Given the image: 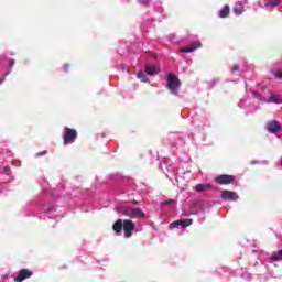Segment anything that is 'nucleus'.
Returning a JSON list of instances; mask_svg holds the SVG:
<instances>
[{
  "instance_id": "nucleus-18",
  "label": "nucleus",
  "mask_w": 282,
  "mask_h": 282,
  "mask_svg": "<svg viewBox=\"0 0 282 282\" xmlns=\"http://www.w3.org/2000/svg\"><path fill=\"white\" fill-rule=\"evenodd\" d=\"M228 14H230V7L225 6V7L220 10V19H226V17H228Z\"/></svg>"
},
{
  "instance_id": "nucleus-13",
  "label": "nucleus",
  "mask_w": 282,
  "mask_h": 282,
  "mask_svg": "<svg viewBox=\"0 0 282 282\" xmlns=\"http://www.w3.org/2000/svg\"><path fill=\"white\" fill-rule=\"evenodd\" d=\"M210 188H213V185L210 184H198L195 186V191H197L198 193H204L206 191H210Z\"/></svg>"
},
{
  "instance_id": "nucleus-9",
  "label": "nucleus",
  "mask_w": 282,
  "mask_h": 282,
  "mask_svg": "<svg viewBox=\"0 0 282 282\" xmlns=\"http://www.w3.org/2000/svg\"><path fill=\"white\" fill-rule=\"evenodd\" d=\"M199 47H202L200 42H192L188 46L182 47L181 52L189 54L191 52H195V50H199Z\"/></svg>"
},
{
  "instance_id": "nucleus-24",
  "label": "nucleus",
  "mask_w": 282,
  "mask_h": 282,
  "mask_svg": "<svg viewBox=\"0 0 282 282\" xmlns=\"http://www.w3.org/2000/svg\"><path fill=\"white\" fill-rule=\"evenodd\" d=\"M14 66V59H11L10 62H9V67H13Z\"/></svg>"
},
{
  "instance_id": "nucleus-4",
  "label": "nucleus",
  "mask_w": 282,
  "mask_h": 282,
  "mask_svg": "<svg viewBox=\"0 0 282 282\" xmlns=\"http://www.w3.org/2000/svg\"><path fill=\"white\" fill-rule=\"evenodd\" d=\"M123 230L126 239H129L131 235H133V230H135V224L132 220H124L123 221Z\"/></svg>"
},
{
  "instance_id": "nucleus-6",
  "label": "nucleus",
  "mask_w": 282,
  "mask_h": 282,
  "mask_svg": "<svg viewBox=\"0 0 282 282\" xmlns=\"http://www.w3.org/2000/svg\"><path fill=\"white\" fill-rule=\"evenodd\" d=\"M193 225V219H183L174 221L170 225V228H187V226Z\"/></svg>"
},
{
  "instance_id": "nucleus-15",
  "label": "nucleus",
  "mask_w": 282,
  "mask_h": 282,
  "mask_svg": "<svg viewBox=\"0 0 282 282\" xmlns=\"http://www.w3.org/2000/svg\"><path fill=\"white\" fill-rule=\"evenodd\" d=\"M122 226H124V224H122V219H118L113 224L112 228H113L115 232L120 234V232H122Z\"/></svg>"
},
{
  "instance_id": "nucleus-29",
  "label": "nucleus",
  "mask_w": 282,
  "mask_h": 282,
  "mask_svg": "<svg viewBox=\"0 0 282 282\" xmlns=\"http://www.w3.org/2000/svg\"><path fill=\"white\" fill-rule=\"evenodd\" d=\"M253 96L257 98L258 97L257 93H253Z\"/></svg>"
},
{
  "instance_id": "nucleus-5",
  "label": "nucleus",
  "mask_w": 282,
  "mask_h": 282,
  "mask_svg": "<svg viewBox=\"0 0 282 282\" xmlns=\"http://www.w3.org/2000/svg\"><path fill=\"white\" fill-rule=\"evenodd\" d=\"M235 182V176L223 174L215 178L216 184H232Z\"/></svg>"
},
{
  "instance_id": "nucleus-19",
  "label": "nucleus",
  "mask_w": 282,
  "mask_h": 282,
  "mask_svg": "<svg viewBox=\"0 0 282 282\" xmlns=\"http://www.w3.org/2000/svg\"><path fill=\"white\" fill-rule=\"evenodd\" d=\"M272 261H281L282 259V249L278 251V254L271 256Z\"/></svg>"
},
{
  "instance_id": "nucleus-21",
  "label": "nucleus",
  "mask_w": 282,
  "mask_h": 282,
  "mask_svg": "<svg viewBox=\"0 0 282 282\" xmlns=\"http://www.w3.org/2000/svg\"><path fill=\"white\" fill-rule=\"evenodd\" d=\"M272 74L275 76V78L282 80V70H273Z\"/></svg>"
},
{
  "instance_id": "nucleus-23",
  "label": "nucleus",
  "mask_w": 282,
  "mask_h": 282,
  "mask_svg": "<svg viewBox=\"0 0 282 282\" xmlns=\"http://www.w3.org/2000/svg\"><path fill=\"white\" fill-rule=\"evenodd\" d=\"M232 74H235V72H239V65H235L231 69Z\"/></svg>"
},
{
  "instance_id": "nucleus-11",
  "label": "nucleus",
  "mask_w": 282,
  "mask_h": 282,
  "mask_svg": "<svg viewBox=\"0 0 282 282\" xmlns=\"http://www.w3.org/2000/svg\"><path fill=\"white\" fill-rule=\"evenodd\" d=\"M145 74H148V76H155V75L160 74V67L155 66V65L148 64V65H145Z\"/></svg>"
},
{
  "instance_id": "nucleus-22",
  "label": "nucleus",
  "mask_w": 282,
  "mask_h": 282,
  "mask_svg": "<svg viewBox=\"0 0 282 282\" xmlns=\"http://www.w3.org/2000/svg\"><path fill=\"white\" fill-rule=\"evenodd\" d=\"M139 3L141 6H149V3H151V0H139Z\"/></svg>"
},
{
  "instance_id": "nucleus-25",
  "label": "nucleus",
  "mask_w": 282,
  "mask_h": 282,
  "mask_svg": "<svg viewBox=\"0 0 282 282\" xmlns=\"http://www.w3.org/2000/svg\"><path fill=\"white\" fill-rule=\"evenodd\" d=\"M45 153H47V152L44 151V152L37 153L36 155H37V156H39V155H45Z\"/></svg>"
},
{
  "instance_id": "nucleus-27",
  "label": "nucleus",
  "mask_w": 282,
  "mask_h": 282,
  "mask_svg": "<svg viewBox=\"0 0 282 282\" xmlns=\"http://www.w3.org/2000/svg\"><path fill=\"white\" fill-rule=\"evenodd\" d=\"M3 80H6V78L0 79V85H1V83H3Z\"/></svg>"
},
{
  "instance_id": "nucleus-14",
  "label": "nucleus",
  "mask_w": 282,
  "mask_h": 282,
  "mask_svg": "<svg viewBox=\"0 0 282 282\" xmlns=\"http://www.w3.org/2000/svg\"><path fill=\"white\" fill-rule=\"evenodd\" d=\"M278 6H281V0H270L264 4V8H267V10H273V8Z\"/></svg>"
},
{
  "instance_id": "nucleus-7",
  "label": "nucleus",
  "mask_w": 282,
  "mask_h": 282,
  "mask_svg": "<svg viewBox=\"0 0 282 282\" xmlns=\"http://www.w3.org/2000/svg\"><path fill=\"white\" fill-rule=\"evenodd\" d=\"M221 198L226 199L227 202H237L239 196L237 195V192L223 191Z\"/></svg>"
},
{
  "instance_id": "nucleus-16",
  "label": "nucleus",
  "mask_w": 282,
  "mask_h": 282,
  "mask_svg": "<svg viewBox=\"0 0 282 282\" xmlns=\"http://www.w3.org/2000/svg\"><path fill=\"white\" fill-rule=\"evenodd\" d=\"M234 12L238 17L243 14V4L241 2H237L236 6L234 7Z\"/></svg>"
},
{
  "instance_id": "nucleus-2",
  "label": "nucleus",
  "mask_w": 282,
  "mask_h": 282,
  "mask_svg": "<svg viewBox=\"0 0 282 282\" xmlns=\"http://www.w3.org/2000/svg\"><path fill=\"white\" fill-rule=\"evenodd\" d=\"M177 87H180V79L174 74L167 75V89L172 91V94H177Z\"/></svg>"
},
{
  "instance_id": "nucleus-28",
  "label": "nucleus",
  "mask_w": 282,
  "mask_h": 282,
  "mask_svg": "<svg viewBox=\"0 0 282 282\" xmlns=\"http://www.w3.org/2000/svg\"><path fill=\"white\" fill-rule=\"evenodd\" d=\"M123 72H129V69H127L126 67H123Z\"/></svg>"
},
{
  "instance_id": "nucleus-26",
  "label": "nucleus",
  "mask_w": 282,
  "mask_h": 282,
  "mask_svg": "<svg viewBox=\"0 0 282 282\" xmlns=\"http://www.w3.org/2000/svg\"><path fill=\"white\" fill-rule=\"evenodd\" d=\"M9 74H10V72L4 73V78H6V76H8Z\"/></svg>"
},
{
  "instance_id": "nucleus-30",
  "label": "nucleus",
  "mask_w": 282,
  "mask_h": 282,
  "mask_svg": "<svg viewBox=\"0 0 282 282\" xmlns=\"http://www.w3.org/2000/svg\"><path fill=\"white\" fill-rule=\"evenodd\" d=\"M132 204H138V202H133Z\"/></svg>"
},
{
  "instance_id": "nucleus-10",
  "label": "nucleus",
  "mask_w": 282,
  "mask_h": 282,
  "mask_svg": "<svg viewBox=\"0 0 282 282\" xmlns=\"http://www.w3.org/2000/svg\"><path fill=\"white\" fill-rule=\"evenodd\" d=\"M267 129L269 133H276V131H281L282 127L279 121H271L267 124Z\"/></svg>"
},
{
  "instance_id": "nucleus-8",
  "label": "nucleus",
  "mask_w": 282,
  "mask_h": 282,
  "mask_svg": "<svg viewBox=\"0 0 282 282\" xmlns=\"http://www.w3.org/2000/svg\"><path fill=\"white\" fill-rule=\"evenodd\" d=\"M32 271H29L26 269H22L20 270L18 276L14 278L15 282H23L25 281V279H30V276H32Z\"/></svg>"
},
{
  "instance_id": "nucleus-1",
  "label": "nucleus",
  "mask_w": 282,
  "mask_h": 282,
  "mask_svg": "<svg viewBox=\"0 0 282 282\" xmlns=\"http://www.w3.org/2000/svg\"><path fill=\"white\" fill-rule=\"evenodd\" d=\"M118 215H123L124 217H134L135 219H144L145 214L140 208H131L129 205H119L116 208Z\"/></svg>"
},
{
  "instance_id": "nucleus-12",
  "label": "nucleus",
  "mask_w": 282,
  "mask_h": 282,
  "mask_svg": "<svg viewBox=\"0 0 282 282\" xmlns=\"http://www.w3.org/2000/svg\"><path fill=\"white\" fill-rule=\"evenodd\" d=\"M260 100H262L263 102H268V104H272L273 102L274 105H281V102H282L281 95H272L268 99L260 97Z\"/></svg>"
},
{
  "instance_id": "nucleus-3",
  "label": "nucleus",
  "mask_w": 282,
  "mask_h": 282,
  "mask_svg": "<svg viewBox=\"0 0 282 282\" xmlns=\"http://www.w3.org/2000/svg\"><path fill=\"white\" fill-rule=\"evenodd\" d=\"M77 137L78 133L76 132V130L66 128V131L64 133V144L74 143Z\"/></svg>"
},
{
  "instance_id": "nucleus-20",
  "label": "nucleus",
  "mask_w": 282,
  "mask_h": 282,
  "mask_svg": "<svg viewBox=\"0 0 282 282\" xmlns=\"http://www.w3.org/2000/svg\"><path fill=\"white\" fill-rule=\"evenodd\" d=\"M173 204H175V199H169L161 203V206H173Z\"/></svg>"
},
{
  "instance_id": "nucleus-17",
  "label": "nucleus",
  "mask_w": 282,
  "mask_h": 282,
  "mask_svg": "<svg viewBox=\"0 0 282 282\" xmlns=\"http://www.w3.org/2000/svg\"><path fill=\"white\" fill-rule=\"evenodd\" d=\"M137 78H139L142 83H151L149 80V77H147V75H144V72H142V70H139L137 73Z\"/></svg>"
}]
</instances>
